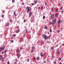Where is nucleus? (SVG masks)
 Segmentation results:
<instances>
[{"label":"nucleus","instance_id":"7","mask_svg":"<svg viewBox=\"0 0 64 64\" xmlns=\"http://www.w3.org/2000/svg\"><path fill=\"white\" fill-rule=\"evenodd\" d=\"M58 15V13L56 14L55 15V17H57Z\"/></svg>","mask_w":64,"mask_h":64},{"label":"nucleus","instance_id":"60","mask_svg":"<svg viewBox=\"0 0 64 64\" xmlns=\"http://www.w3.org/2000/svg\"><path fill=\"white\" fill-rule=\"evenodd\" d=\"M62 46H64V44H62Z\"/></svg>","mask_w":64,"mask_h":64},{"label":"nucleus","instance_id":"36","mask_svg":"<svg viewBox=\"0 0 64 64\" xmlns=\"http://www.w3.org/2000/svg\"><path fill=\"white\" fill-rule=\"evenodd\" d=\"M20 50H22V48L21 47L20 48Z\"/></svg>","mask_w":64,"mask_h":64},{"label":"nucleus","instance_id":"31","mask_svg":"<svg viewBox=\"0 0 64 64\" xmlns=\"http://www.w3.org/2000/svg\"><path fill=\"white\" fill-rule=\"evenodd\" d=\"M7 52V50H6L5 51H4V52Z\"/></svg>","mask_w":64,"mask_h":64},{"label":"nucleus","instance_id":"15","mask_svg":"<svg viewBox=\"0 0 64 64\" xmlns=\"http://www.w3.org/2000/svg\"><path fill=\"white\" fill-rule=\"evenodd\" d=\"M14 16H16V13H15V12H14Z\"/></svg>","mask_w":64,"mask_h":64},{"label":"nucleus","instance_id":"41","mask_svg":"<svg viewBox=\"0 0 64 64\" xmlns=\"http://www.w3.org/2000/svg\"><path fill=\"white\" fill-rule=\"evenodd\" d=\"M24 22H26V20H24Z\"/></svg>","mask_w":64,"mask_h":64},{"label":"nucleus","instance_id":"56","mask_svg":"<svg viewBox=\"0 0 64 64\" xmlns=\"http://www.w3.org/2000/svg\"><path fill=\"white\" fill-rule=\"evenodd\" d=\"M48 34H49V32H48Z\"/></svg>","mask_w":64,"mask_h":64},{"label":"nucleus","instance_id":"14","mask_svg":"<svg viewBox=\"0 0 64 64\" xmlns=\"http://www.w3.org/2000/svg\"><path fill=\"white\" fill-rule=\"evenodd\" d=\"M43 6H42L41 8V10H43Z\"/></svg>","mask_w":64,"mask_h":64},{"label":"nucleus","instance_id":"16","mask_svg":"<svg viewBox=\"0 0 64 64\" xmlns=\"http://www.w3.org/2000/svg\"><path fill=\"white\" fill-rule=\"evenodd\" d=\"M37 60H39V58L38 57H37L36 58Z\"/></svg>","mask_w":64,"mask_h":64},{"label":"nucleus","instance_id":"21","mask_svg":"<svg viewBox=\"0 0 64 64\" xmlns=\"http://www.w3.org/2000/svg\"><path fill=\"white\" fill-rule=\"evenodd\" d=\"M3 61H4V58H2V62H3Z\"/></svg>","mask_w":64,"mask_h":64},{"label":"nucleus","instance_id":"34","mask_svg":"<svg viewBox=\"0 0 64 64\" xmlns=\"http://www.w3.org/2000/svg\"><path fill=\"white\" fill-rule=\"evenodd\" d=\"M32 49H33V50H34V47H32Z\"/></svg>","mask_w":64,"mask_h":64},{"label":"nucleus","instance_id":"13","mask_svg":"<svg viewBox=\"0 0 64 64\" xmlns=\"http://www.w3.org/2000/svg\"><path fill=\"white\" fill-rule=\"evenodd\" d=\"M34 3H37V0H36L34 2Z\"/></svg>","mask_w":64,"mask_h":64},{"label":"nucleus","instance_id":"51","mask_svg":"<svg viewBox=\"0 0 64 64\" xmlns=\"http://www.w3.org/2000/svg\"><path fill=\"white\" fill-rule=\"evenodd\" d=\"M52 11H53V8H52Z\"/></svg>","mask_w":64,"mask_h":64},{"label":"nucleus","instance_id":"10","mask_svg":"<svg viewBox=\"0 0 64 64\" xmlns=\"http://www.w3.org/2000/svg\"><path fill=\"white\" fill-rule=\"evenodd\" d=\"M43 54L42 53H41L40 54V56H43Z\"/></svg>","mask_w":64,"mask_h":64},{"label":"nucleus","instance_id":"39","mask_svg":"<svg viewBox=\"0 0 64 64\" xmlns=\"http://www.w3.org/2000/svg\"><path fill=\"white\" fill-rule=\"evenodd\" d=\"M56 12H57V11H58V10L57 9H56Z\"/></svg>","mask_w":64,"mask_h":64},{"label":"nucleus","instance_id":"35","mask_svg":"<svg viewBox=\"0 0 64 64\" xmlns=\"http://www.w3.org/2000/svg\"><path fill=\"white\" fill-rule=\"evenodd\" d=\"M52 50H53L54 49V48H53L52 47L51 48Z\"/></svg>","mask_w":64,"mask_h":64},{"label":"nucleus","instance_id":"28","mask_svg":"<svg viewBox=\"0 0 64 64\" xmlns=\"http://www.w3.org/2000/svg\"><path fill=\"white\" fill-rule=\"evenodd\" d=\"M17 56L18 57H19V55L18 54L17 55Z\"/></svg>","mask_w":64,"mask_h":64},{"label":"nucleus","instance_id":"62","mask_svg":"<svg viewBox=\"0 0 64 64\" xmlns=\"http://www.w3.org/2000/svg\"><path fill=\"white\" fill-rule=\"evenodd\" d=\"M17 23H19V21H18L17 22Z\"/></svg>","mask_w":64,"mask_h":64},{"label":"nucleus","instance_id":"55","mask_svg":"<svg viewBox=\"0 0 64 64\" xmlns=\"http://www.w3.org/2000/svg\"><path fill=\"white\" fill-rule=\"evenodd\" d=\"M4 53V52H2V54H3Z\"/></svg>","mask_w":64,"mask_h":64},{"label":"nucleus","instance_id":"42","mask_svg":"<svg viewBox=\"0 0 64 64\" xmlns=\"http://www.w3.org/2000/svg\"><path fill=\"white\" fill-rule=\"evenodd\" d=\"M61 13L62 14L63 13V11L62 10V11H61Z\"/></svg>","mask_w":64,"mask_h":64},{"label":"nucleus","instance_id":"49","mask_svg":"<svg viewBox=\"0 0 64 64\" xmlns=\"http://www.w3.org/2000/svg\"><path fill=\"white\" fill-rule=\"evenodd\" d=\"M28 62H29V59H28Z\"/></svg>","mask_w":64,"mask_h":64},{"label":"nucleus","instance_id":"32","mask_svg":"<svg viewBox=\"0 0 64 64\" xmlns=\"http://www.w3.org/2000/svg\"><path fill=\"white\" fill-rule=\"evenodd\" d=\"M27 11V12L28 13V12H29L30 11L29 10H28Z\"/></svg>","mask_w":64,"mask_h":64},{"label":"nucleus","instance_id":"52","mask_svg":"<svg viewBox=\"0 0 64 64\" xmlns=\"http://www.w3.org/2000/svg\"><path fill=\"white\" fill-rule=\"evenodd\" d=\"M34 60H36V58H34Z\"/></svg>","mask_w":64,"mask_h":64},{"label":"nucleus","instance_id":"30","mask_svg":"<svg viewBox=\"0 0 64 64\" xmlns=\"http://www.w3.org/2000/svg\"><path fill=\"white\" fill-rule=\"evenodd\" d=\"M2 48H0V51H2Z\"/></svg>","mask_w":64,"mask_h":64},{"label":"nucleus","instance_id":"12","mask_svg":"<svg viewBox=\"0 0 64 64\" xmlns=\"http://www.w3.org/2000/svg\"><path fill=\"white\" fill-rule=\"evenodd\" d=\"M2 56H0V59H2Z\"/></svg>","mask_w":64,"mask_h":64},{"label":"nucleus","instance_id":"9","mask_svg":"<svg viewBox=\"0 0 64 64\" xmlns=\"http://www.w3.org/2000/svg\"><path fill=\"white\" fill-rule=\"evenodd\" d=\"M29 14L30 16H31L32 15V12H30Z\"/></svg>","mask_w":64,"mask_h":64},{"label":"nucleus","instance_id":"18","mask_svg":"<svg viewBox=\"0 0 64 64\" xmlns=\"http://www.w3.org/2000/svg\"><path fill=\"white\" fill-rule=\"evenodd\" d=\"M6 24V25L7 26H8L9 25V23H7Z\"/></svg>","mask_w":64,"mask_h":64},{"label":"nucleus","instance_id":"43","mask_svg":"<svg viewBox=\"0 0 64 64\" xmlns=\"http://www.w3.org/2000/svg\"><path fill=\"white\" fill-rule=\"evenodd\" d=\"M8 64H10V62H8Z\"/></svg>","mask_w":64,"mask_h":64},{"label":"nucleus","instance_id":"45","mask_svg":"<svg viewBox=\"0 0 64 64\" xmlns=\"http://www.w3.org/2000/svg\"><path fill=\"white\" fill-rule=\"evenodd\" d=\"M19 52V50H17L16 51V52Z\"/></svg>","mask_w":64,"mask_h":64},{"label":"nucleus","instance_id":"1","mask_svg":"<svg viewBox=\"0 0 64 64\" xmlns=\"http://www.w3.org/2000/svg\"><path fill=\"white\" fill-rule=\"evenodd\" d=\"M43 37L45 39H48V36L45 34L43 35Z\"/></svg>","mask_w":64,"mask_h":64},{"label":"nucleus","instance_id":"17","mask_svg":"<svg viewBox=\"0 0 64 64\" xmlns=\"http://www.w3.org/2000/svg\"><path fill=\"white\" fill-rule=\"evenodd\" d=\"M44 28L45 29H46L47 28V26H45Z\"/></svg>","mask_w":64,"mask_h":64},{"label":"nucleus","instance_id":"20","mask_svg":"<svg viewBox=\"0 0 64 64\" xmlns=\"http://www.w3.org/2000/svg\"><path fill=\"white\" fill-rule=\"evenodd\" d=\"M4 48H5V46H3L2 47V49H4Z\"/></svg>","mask_w":64,"mask_h":64},{"label":"nucleus","instance_id":"44","mask_svg":"<svg viewBox=\"0 0 64 64\" xmlns=\"http://www.w3.org/2000/svg\"><path fill=\"white\" fill-rule=\"evenodd\" d=\"M17 64V62H14V64Z\"/></svg>","mask_w":64,"mask_h":64},{"label":"nucleus","instance_id":"11","mask_svg":"<svg viewBox=\"0 0 64 64\" xmlns=\"http://www.w3.org/2000/svg\"><path fill=\"white\" fill-rule=\"evenodd\" d=\"M50 33H51L52 32V30H51V29H50Z\"/></svg>","mask_w":64,"mask_h":64},{"label":"nucleus","instance_id":"33","mask_svg":"<svg viewBox=\"0 0 64 64\" xmlns=\"http://www.w3.org/2000/svg\"><path fill=\"white\" fill-rule=\"evenodd\" d=\"M51 24H52V22H50V25H51Z\"/></svg>","mask_w":64,"mask_h":64},{"label":"nucleus","instance_id":"61","mask_svg":"<svg viewBox=\"0 0 64 64\" xmlns=\"http://www.w3.org/2000/svg\"><path fill=\"white\" fill-rule=\"evenodd\" d=\"M21 40H22V38H21L20 39Z\"/></svg>","mask_w":64,"mask_h":64},{"label":"nucleus","instance_id":"54","mask_svg":"<svg viewBox=\"0 0 64 64\" xmlns=\"http://www.w3.org/2000/svg\"><path fill=\"white\" fill-rule=\"evenodd\" d=\"M4 12H5V11H2L3 13H4Z\"/></svg>","mask_w":64,"mask_h":64},{"label":"nucleus","instance_id":"24","mask_svg":"<svg viewBox=\"0 0 64 64\" xmlns=\"http://www.w3.org/2000/svg\"><path fill=\"white\" fill-rule=\"evenodd\" d=\"M14 37H15V36H16V34H14V35H12Z\"/></svg>","mask_w":64,"mask_h":64},{"label":"nucleus","instance_id":"38","mask_svg":"<svg viewBox=\"0 0 64 64\" xmlns=\"http://www.w3.org/2000/svg\"><path fill=\"white\" fill-rule=\"evenodd\" d=\"M11 42H14V41H13V40H11Z\"/></svg>","mask_w":64,"mask_h":64},{"label":"nucleus","instance_id":"23","mask_svg":"<svg viewBox=\"0 0 64 64\" xmlns=\"http://www.w3.org/2000/svg\"><path fill=\"white\" fill-rule=\"evenodd\" d=\"M59 32H60V31H59V30H57V33H59Z\"/></svg>","mask_w":64,"mask_h":64},{"label":"nucleus","instance_id":"59","mask_svg":"<svg viewBox=\"0 0 64 64\" xmlns=\"http://www.w3.org/2000/svg\"><path fill=\"white\" fill-rule=\"evenodd\" d=\"M22 5H24V3L22 2Z\"/></svg>","mask_w":64,"mask_h":64},{"label":"nucleus","instance_id":"8","mask_svg":"<svg viewBox=\"0 0 64 64\" xmlns=\"http://www.w3.org/2000/svg\"><path fill=\"white\" fill-rule=\"evenodd\" d=\"M54 15H53V14H52L51 15V18H53V17H54Z\"/></svg>","mask_w":64,"mask_h":64},{"label":"nucleus","instance_id":"63","mask_svg":"<svg viewBox=\"0 0 64 64\" xmlns=\"http://www.w3.org/2000/svg\"><path fill=\"white\" fill-rule=\"evenodd\" d=\"M46 5H47V3H46Z\"/></svg>","mask_w":64,"mask_h":64},{"label":"nucleus","instance_id":"37","mask_svg":"<svg viewBox=\"0 0 64 64\" xmlns=\"http://www.w3.org/2000/svg\"><path fill=\"white\" fill-rule=\"evenodd\" d=\"M2 17H4V15L2 14Z\"/></svg>","mask_w":64,"mask_h":64},{"label":"nucleus","instance_id":"50","mask_svg":"<svg viewBox=\"0 0 64 64\" xmlns=\"http://www.w3.org/2000/svg\"><path fill=\"white\" fill-rule=\"evenodd\" d=\"M32 5H34V4L33 3L32 4Z\"/></svg>","mask_w":64,"mask_h":64},{"label":"nucleus","instance_id":"6","mask_svg":"<svg viewBox=\"0 0 64 64\" xmlns=\"http://www.w3.org/2000/svg\"><path fill=\"white\" fill-rule=\"evenodd\" d=\"M20 32V30H17L16 31V32L17 33H18V32Z\"/></svg>","mask_w":64,"mask_h":64},{"label":"nucleus","instance_id":"19","mask_svg":"<svg viewBox=\"0 0 64 64\" xmlns=\"http://www.w3.org/2000/svg\"><path fill=\"white\" fill-rule=\"evenodd\" d=\"M12 2L13 3H14L15 2V0H12Z\"/></svg>","mask_w":64,"mask_h":64},{"label":"nucleus","instance_id":"53","mask_svg":"<svg viewBox=\"0 0 64 64\" xmlns=\"http://www.w3.org/2000/svg\"><path fill=\"white\" fill-rule=\"evenodd\" d=\"M44 63H46V61H44Z\"/></svg>","mask_w":64,"mask_h":64},{"label":"nucleus","instance_id":"25","mask_svg":"<svg viewBox=\"0 0 64 64\" xmlns=\"http://www.w3.org/2000/svg\"><path fill=\"white\" fill-rule=\"evenodd\" d=\"M58 60L59 61H60V60H61V58H58Z\"/></svg>","mask_w":64,"mask_h":64},{"label":"nucleus","instance_id":"48","mask_svg":"<svg viewBox=\"0 0 64 64\" xmlns=\"http://www.w3.org/2000/svg\"><path fill=\"white\" fill-rule=\"evenodd\" d=\"M52 58H54V56H52Z\"/></svg>","mask_w":64,"mask_h":64},{"label":"nucleus","instance_id":"4","mask_svg":"<svg viewBox=\"0 0 64 64\" xmlns=\"http://www.w3.org/2000/svg\"><path fill=\"white\" fill-rule=\"evenodd\" d=\"M60 23H61V20H58V24H60Z\"/></svg>","mask_w":64,"mask_h":64},{"label":"nucleus","instance_id":"58","mask_svg":"<svg viewBox=\"0 0 64 64\" xmlns=\"http://www.w3.org/2000/svg\"><path fill=\"white\" fill-rule=\"evenodd\" d=\"M50 38V36H48V38Z\"/></svg>","mask_w":64,"mask_h":64},{"label":"nucleus","instance_id":"40","mask_svg":"<svg viewBox=\"0 0 64 64\" xmlns=\"http://www.w3.org/2000/svg\"><path fill=\"white\" fill-rule=\"evenodd\" d=\"M31 52H32V53H33V50H31Z\"/></svg>","mask_w":64,"mask_h":64},{"label":"nucleus","instance_id":"27","mask_svg":"<svg viewBox=\"0 0 64 64\" xmlns=\"http://www.w3.org/2000/svg\"><path fill=\"white\" fill-rule=\"evenodd\" d=\"M54 63L55 64H56V62L55 61H54Z\"/></svg>","mask_w":64,"mask_h":64},{"label":"nucleus","instance_id":"5","mask_svg":"<svg viewBox=\"0 0 64 64\" xmlns=\"http://www.w3.org/2000/svg\"><path fill=\"white\" fill-rule=\"evenodd\" d=\"M57 53L58 54H60V52H59V50H57Z\"/></svg>","mask_w":64,"mask_h":64},{"label":"nucleus","instance_id":"64","mask_svg":"<svg viewBox=\"0 0 64 64\" xmlns=\"http://www.w3.org/2000/svg\"><path fill=\"white\" fill-rule=\"evenodd\" d=\"M60 64H62V63H60Z\"/></svg>","mask_w":64,"mask_h":64},{"label":"nucleus","instance_id":"47","mask_svg":"<svg viewBox=\"0 0 64 64\" xmlns=\"http://www.w3.org/2000/svg\"><path fill=\"white\" fill-rule=\"evenodd\" d=\"M26 33H27V30H26Z\"/></svg>","mask_w":64,"mask_h":64},{"label":"nucleus","instance_id":"26","mask_svg":"<svg viewBox=\"0 0 64 64\" xmlns=\"http://www.w3.org/2000/svg\"><path fill=\"white\" fill-rule=\"evenodd\" d=\"M10 22H12V20H10Z\"/></svg>","mask_w":64,"mask_h":64},{"label":"nucleus","instance_id":"3","mask_svg":"<svg viewBox=\"0 0 64 64\" xmlns=\"http://www.w3.org/2000/svg\"><path fill=\"white\" fill-rule=\"evenodd\" d=\"M26 9L30 11L31 10V8H29V7H27Z\"/></svg>","mask_w":64,"mask_h":64},{"label":"nucleus","instance_id":"22","mask_svg":"<svg viewBox=\"0 0 64 64\" xmlns=\"http://www.w3.org/2000/svg\"><path fill=\"white\" fill-rule=\"evenodd\" d=\"M40 7H38V10H40Z\"/></svg>","mask_w":64,"mask_h":64},{"label":"nucleus","instance_id":"57","mask_svg":"<svg viewBox=\"0 0 64 64\" xmlns=\"http://www.w3.org/2000/svg\"><path fill=\"white\" fill-rule=\"evenodd\" d=\"M16 61H17V62H18V61H17V60H16Z\"/></svg>","mask_w":64,"mask_h":64},{"label":"nucleus","instance_id":"29","mask_svg":"<svg viewBox=\"0 0 64 64\" xmlns=\"http://www.w3.org/2000/svg\"><path fill=\"white\" fill-rule=\"evenodd\" d=\"M45 16H44L43 18L45 19Z\"/></svg>","mask_w":64,"mask_h":64},{"label":"nucleus","instance_id":"2","mask_svg":"<svg viewBox=\"0 0 64 64\" xmlns=\"http://www.w3.org/2000/svg\"><path fill=\"white\" fill-rule=\"evenodd\" d=\"M52 22L54 23H56V18H54L53 19Z\"/></svg>","mask_w":64,"mask_h":64},{"label":"nucleus","instance_id":"46","mask_svg":"<svg viewBox=\"0 0 64 64\" xmlns=\"http://www.w3.org/2000/svg\"><path fill=\"white\" fill-rule=\"evenodd\" d=\"M54 23H54L53 22V23H52V24L53 25H54Z\"/></svg>","mask_w":64,"mask_h":64}]
</instances>
